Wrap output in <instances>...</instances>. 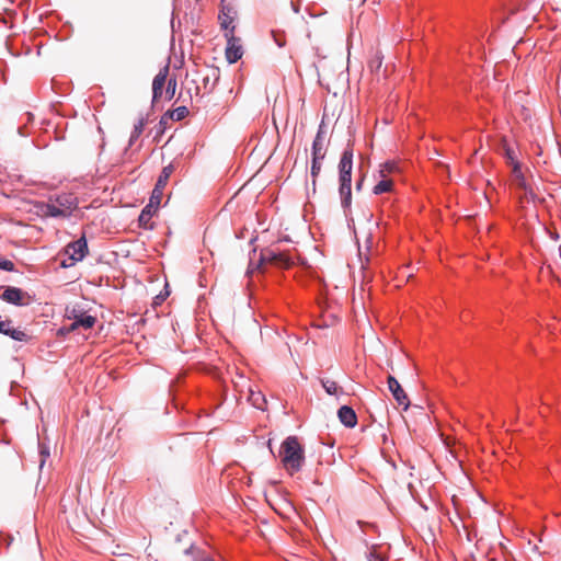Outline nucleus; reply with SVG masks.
Listing matches in <instances>:
<instances>
[{"label": "nucleus", "mask_w": 561, "mask_h": 561, "mask_svg": "<svg viewBox=\"0 0 561 561\" xmlns=\"http://www.w3.org/2000/svg\"><path fill=\"white\" fill-rule=\"evenodd\" d=\"M75 201L76 199L69 194H62V195H58L56 197V203L58 204V206L61 209H66V210L70 211V214L77 206Z\"/></svg>", "instance_id": "nucleus-19"}, {"label": "nucleus", "mask_w": 561, "mask_h": 561, "mask_svg": "<svg viewBox=\"0 0 561 561\" xmlns=\"http://www.w3.org/2000/svg\"><path fill=\"white\" fill-rule=\"evenodd\" d=\"M165 84H167L165 91H164L165 100L171 101L174 98L176 85H178L176 78L173 77V78L167 79Z\"/></svg>", "instance_id": "nucleus-23"}, {"label": "nucleus", "mask_w": 561, "mask_h": 561, "mask_svg": "<svg viewBox=\"0 0 561 561\" xmlns=\"http://www.w3.org/2000/svg\"><path fill=\"white\" fill-rule=\"evenodd\" d=\"M279 456L286 470L291 473L301 470L305 463V448L297 436H288L282 442Z\"/></svg>", "instance_id": "nucleus-2"}, {"label": "nucleus", "mask_w": 561, "mask_h": 561, "mask_svg": "<svg viewBox=\"0 0 561 561\" xmlns=\"http://www.w3.org/2000/svg\"><path fill=\"white\" fill-rule=\"evenodd\" d=\"M506 156H507V158L511 160L512 165H513V164H514V161H516V160H515V158H514V151H513V150H511V149H507V150H506Z\"/></svg>", "instance_id": "nucleus-35"}, {"label": "nucleus", "mask_w": 561, "mask_h": 561, "mask_svg": "<svg viewBox=\"0 0 561 561\" xmlns=\"http://www.w3.org/2000/svg\"><path fill=\"white\" fill-rule=\"evenodd\" d=\"M231 23H232V19L230 16L226 15V18L221 21V28L230 32V30L232 27V26H230Z\"/></svg>", "instance_id": "nucleus-33"}, {"label": "nucleus", "mask_w": 561, "mask_h": 561, "mask_svg": "<svg viewBox=\"0 0 561 561\" xmlns=\"http://www.w3.org/2000/svg\"><path fill=\"white\" fill-rule=\"evenodd\" d=\"M68 330H69V328L62 327V328L58 329V334L59 335H66V334H68L70 332Z\"/></svg>", "instance_id": "nucleus-36"}, {"label": "nucleus", "mask_w": 561, "mask_h": 561, "mask_svg": "<svg viewBox=\"0 0 561 561\" xmlns=\"http://www.w3.org/2000/svg\"><path fill=\"white\" fill-rule=\"evenodd\" d=\"M337 419L347 428H354L357 425V414L355 410L347 404L339 408Z\"/></svg>", "instance_id": "nucleus-14"}, {"label": "nucleus", "mask_w": 561, "mask_h": 561, "mask_svg": "<svg viewBox=\"0 0 561 561\" xmlns=\"http://www.w3.org/2000/svg\"><path fill=\"white\" fill-rule=\"evenodd\" d=\"M322 161L320 159H313L311 158V168H310V175L312 178V193H316V186H317V178L319 176L322 168Z\"/></svg>", "instance_id": "nucleus-20"}, {"label": "nucleus", "mask_w": 561, "mask_h": 561, "mask_svg": "<svg viewBox=\"0 0 561 561\" xmlns=\"http://www.w3.org/2000/svg\"><path fill=\"white\" fill-rule=\"evenodd\" d=\"M549 236H550V238H551L553 241H558V240H559V238H560L559 233H558V232H556V231H554V232H549Z\"/></svg>", "instance_id": "nucleus-37"}, {"label": "nucleus", "mask_w": 561, "mask_h": 561, "mask_svg": "<svg viewBox=\"0 0 561 561\" xmlns=\"http://www.w3.org/2000/svg\"><path fill=\"white\" fill-rule=\"evenodd\" d=\"M0 270L5 272H14L15 264L11 260L0 255Z\"/></svg>", "instance_id": "nucleus-29"}, {"label": "nucleus", "mask_w": 561, "mask_h": 561, "mask_svg": "<svg viewBox=\"0 0 561 561\" xmlns=\"http://www.w3.org/2000/svg\"><path fill=\"white\" fill-rule=\"evenodd\" d=\"M0 299L5 301L7 304L13 305L15 307L27 306L28 301L26 299L30 298V295L20 287L15 286H0Z\"/></svg>", "instance_id": "nucleus-4"}, {"label": "nucleus", "mask_w": 561, "mask_h": 561, "mask_svg": "<svg viewBox=\"0 0 561 561\" xmlns=\"http://www.w3.org/2000/svg\"><path fill=\"white\" fill-rule=\"evenodd\" d=\"M298 256L291 254L289 251H280L278 249H265L261 251L260 263H270L279 268H289L294 266Z\"/></svg>", "instance_id": "nucleus-3"}, {"label": "nucleus", "mask_w": 561, "mask_h": 561, "mask_svg": "<svg viewBox=\"0 0 561 561\" xmlns=\"http://www.w3.org/2000/svg\"><path fill=\"white\" fill-rule=\"evenodd\" d=\"M392 188V181L382 179L380 180L373 188V193L375 195H380L382 193L390 192Z\"/></svg>", "instance_id": "nucleus-22"}, {"label": "nucleus", "mask_w": 561, "mask_h": 561, "mask_svg": "<svg viewBox=\"0 0 561 561\" xmlns=\"http://www.w3.org/2000/svg\"><path fill=\"white\" fill-rule=\"evenodd\" d=\"M363 183H364V178H362L360 180H358V181L356 182V190H357V191H360V190H362Z\"/></svg>", "instance_id": "nucleus-38"}, {"label": "nucleus", "mask_w": 561, "mask_h": 561, "mask_svg": "<svg viewBox=\"0 0 561 561\" xmlns=\"http://www.w3.org/2000/svg\"><path fill=\"white\" fill-rule=\"evenodd\" d=\"M67 317L68 319L72 320L68 331H75L79 328L88 330L93 328L96 322L95 317L77 308H72L71 310L67 309Z\"/></svg>", "instance_id": "nucleus-5"}, {"label": "nucleus", "mask_w": 561, "mask_h": 561, "mask_svg": "<svg viewBox=\"0 0 561 561\" xmlns=\"http://www.w3.org/2000/svg\"><path fill=\"white\" fill-rule=\"evenodd\" d=\"M227 399V394H226V391L224 388H220L219 389V393H218V397L216 398L217 402L215 403L214 405V410H218L222 404L224 402L226 401Z\"/></svg>", "instance_id": "nucleus-30"}, {"label": "nucleus", "mask_w": 561, "mask_h": 561, "mask_svg": "<svg viewBox=\"0 0 561 561\" xmlns=\"http://www.w3.org/2000/svg\"><path fill=\"white\" fill-rule=\"evenodd\" d=\"M146 124H147V119L145 117H140L138 119V122L134 125V128H133L130 137H129L128 147L126 148V150L129 147H131L134 145V142L140 137Z\"/></svg>", "instance_id": "nucleus-18"}, {"label": "nucleus", "mask_w": 561, "mask_h": 561, "mask_svg": "<svg viewBox=\"0 0 561 561\" xmlns=\"http://www.w3.org/2000/svg\"><path fill=\"white\" fill-rule=\"evenodd\" d=\"M234 26L231 27L230 33H226L225 37L227 38L226 46V59L228 64L232 65L240 60L243 56V47L241 45V39L233 35Z\"/></svg>", "instance_id": "nucleus-6"}, {"label": "nucleus", "mask_w": 561, "mask_h": 561, "mask_svg": "<svg viewBox=\"0 0 561 561\" xmlns=\"http://www.w3.org/2000/svg\"><path fill=\"white\" fill-rule=\"evenodd\" d=\"M188 108L185 105L175 107L174 110L167 111V116L174 121H181L188 115Z\"/></svg>", "instance_id": "nucleus-21"}, {"label": "nucleus", "mask_w": 561, "mask_h": 561, "mask_svg": "<svg viewBox=\"0 0 561 561\" xmlns=\"http://www.w3.org/2000/svg\"><path fill=\"white\" fill-rule=\"evenodd\" d=\"M327 125L323 121L318 126V130L311 145V158L324 160L327 156Z\"/></svg>", "instance_id": "nucleus-8"}, {"label": "nucleus", "mask_w": 561, "mask_h": 561, "mask_svg": "<svg viewBox=\"0 0 561 561\" xmlns=\"http://www.w3.org/2000/svg\"><path fill=\"white\" fill-rule=\"evenodd\" d=\"M170 119H171V117L167 116V112L160 117V121H159L158 125L156 126L154 138H158L159 136L164 134Z\"/></svg>", "instance_id": "nucleus-26"}, {"label": "nucleus", "mask_w": 561, "mask_h": 561, "mask_svg": "<svg viewBox=\"0 0 561 561\" xmlns=\"http://www.w3.org/2000/svg\"><path fill=\"white\" fill-rule=\"evenodd\" d=\"M173 171H174V167L171 163L162 168L149 199H152L153 202H156L158 204L161 203L163 190H164L165 185L168 184V181H169L171 174L173 173Z\"/></svg>", "instance_id": "nucleus-9"}, {"label": "nucleus", "mask_w": 561, "mask_h": 561, "mask_svg": "<svg viewBox=\"0 0 561 561\" xmlns=\"http://www.w3.org/2000/svg\"><path fill=\"white\" fill-rule=\"evenodd\" d=\"M21 119L24 121L23 125L18 127V133L22 137L28 136V131L26 130V124L32 123L34 121V115L31 112H26L22 115Z\"/></svg>", "instance_id": "nucleus-24"}, {"label": "nucleus", "mask_w": 561, "mask_h": 561, "mask_svg": "<svg viewBox=\"0 0 561 561\" xmlns=\"http://www.w3.org/2000/svg\"><path fill=\"white\" fill-rule=\"evenodd\" d=\"M193 549V546H191L188 549L185 550V553L188 554Z\"/></svg>", "instance_id": "nucleus-42"}, {"label": "nucleus", "mask_w": 561, "mask_h": 561, "mask_svg": "<svg viewBox=\"0 0 561 561\" xmlns=\"http://www.w3.org/2000/svg\"><path fill=\"white\" fill-rule=\"evenodd\" d=\"M272 36L275 42V44L282 48L285 46L286 42L283 35H279L276 31H272Z\"/></svg>", "instance_id": "nucleus-31"}, {"label": "nucleus", "mask_w": 561, "mask_h": 561, "mask_svg": "<svg viewBox=\"0 0 561 561\" xmlns=\"http://www.w3.org/2000/svg\"><path fill=\"white\" fill-rule=\"evenodd\" d=\"M41 210L45 216L51 218H67L70 216V211L61 209L58 205L53 203H42Z\"/></svg>", "instance_id": "nucleus-16"}, {"label": "nucleus", "mask_w": 561, "mask_h": 561, "mask_svg": "<svg viewBox=\"0 0 561 561\" xmlns=\"http://www.w3.org/2000/svg\"><path fill=\"white\" fill-rule=\"evenodd\" d=\"M256 240H257V236L252 237V238L250 239V244H253Z\"/></svg>", "instance_id": "nucleus-40"}, {"label": "nucleus", "mask_w": 561, "mask_h": 561, "mask_svg": "<svg viewBox=\"0 0 561 561\" xmlns=\"http://www.w3.org/2000/svg\"><path fill=\"white\" fill-rule=\"evenodd\" d=\"M377 546H373L371 549H369L365 557L368 561H387V557L377 550Z\"/></svg>", "instance_id": "nucleus-25"}, {"label": "nucleus", "mask_w": 561, "mask_h": 561, "mask_svg": "<svg viewBox=\"0 0 561 561\" xmlns=\"http://www.w3.org/2000/svg\"><path fill=\"white\" fill-rule=\"evenodd\" d=\"M70 251H71V253H70L69 259L72 262L70 264H66V262H64L61 264L62 267L71 266L76 262H80L87 256V254L89 253V249H88V240L85 238V234H82L80 238L70 242L67 245V253H69Z\"/></svg>", "instance_id": "nucleus-7"}, {"label": "nucleus", "mask_w": 561, "mask_h": 561, "mask_svg": "<svg viewBox=\"0 0 561 561\" xmlns=\"http://www.w3.org/2000/svg\"><path fill=\"white\" fill-rule=\"evenodd\" d=\"M168 75H169V64H167L164 67H162L152 80V99H151L152 107H154L156 103L163 95V88L165 85Z\"/></svg>", "instance_id": "nucleus-10"}, {"label": "nucleus", "mask_w": 561, "mask_h": 561, "mask_svg": "<svg viewBox=\"0 0 561 561\" xmlns=\"http://www.w3.org/2000/svg\"><path fill=\"white\" fill-rule=\"evenodd\" d=\"M387 382H388V389L391 392L393 399L397 401V403L399 405H401L403 408V410H408L410 407V400H409L405 391L403 390V388L397 380V378L392 375H389L387 378Z\"/></svg>", "instance_id": "nucleus-11"}, {"label": "nucleus", "mask_w": 561, "mask_h": 561, "mask_svg": "<svg viewBox=\"0 0 561 561\" xmlns=\"http://www.w3.org/2000/svg\"><path fill=\"white\" fill-rule=\"evenodd\" d=\"M382 60H383V56L379 51H377L375 54V56L368 62L369 69L373 72H375V71L377 72L381 68Z\"/></svg>", "instance_id": "nucleus-27"}, {"label": "nucleus", "mask_w": 561, "mask_h": 561, "mask_svg": "<svg viewBox=\"0 0 561 561\" xmlns=\"http://www.w3.org/2000/svg\"><path fill=\"white\" fill-rule=\"evenodd\" d=\"M320 383L329 396L339 398L341 394L345 393L342 387L329 378H320Z\"/></svg>", "instance_id": "nucleus-17"}, {"label": "nucleus", "mask_w": 561, "mask_h": 561, "mask_svg": "<svg viewBox=\"0 0 561 561\" xmlns=\"http://www.w3.org/2000/svg\"><path fill=\"white\" fill-rule=\"evenodd\" d=\"M199 561H215V560L210 557H203Z\"/></svg>", "instance_id": "nucleus-39"}, {"label": "nucleus", "mask_w": 561, "mask_h": 561, "mask_svg": "<svg viewBox=\"0 0 561 561\" xmlns=\"http://www.w3.org/2000/svg\"><path fill=\"white\" fill-rule=\"evenodd\" d=\"M383 167L388 170V171H393L396 169V164L391 161H387L383 163Z\"/></svg>", "instance_id": "nucleus-34"}, {"label": "nucleus", "mask_w": 561, "mask_h": 561, "mask_svg": "<svg viewBox=\"0 0 561 561\" xmlns=\"http://www.w3.org/2000/svg\"><path fill=\"white\" fill-rule=\"evenodd\" d=\"M353 147L348 144L342 151L339 169V194L341 198V207L348 220L352 206V172H353Z\"/></svg>", "instance_id": "nucleus-1"}, {"label": "nucleus", "mask_w": 561, "mask_h": 561, "mask_svg": "<svg viewBox=\"0 0 561 561\" xmlns=\"http://www.w3.org/2000/svg\"><path fill=\"white\" fill-rule=\"evenodd\" d=\"M220 79V70L218 67L211 66L208 72L203 77V88L206 93H211Z\"/></svg>", "instance_id": "nucleus-15"}, {"label": "nucleus", "mask_w": 561, "mask_h": 561, "mask_svg": "<svg viewBox=\"0 0 561 561\" xmlns=\"http://www.w3.org/2000/svg\"><path fill=\"white\" fill-rule=\"evenodd\" d=\"M243 237V233H238L237 234V238H242Z\"/></svg>", "instance_id": "nucleus-43"}, {"label": "nucleus", "mask_w": 561, "mask_h": 561, "mask_svg": "<svg viewBox=\"0 0 561 561\" xmlns=\"http://www.w3.org/2000/svg\"><path fill=\"white\" fill-rule=\"evenodd\" d=\"M39 455L42 457L41 467H43L45 463V459L49 456V450L47 447H44L42 444H39Z\"/></svg>", "instance_id": "nucleus-32"}, {"label": "nucleus", "mask_w": 561, "mask_h": 561, "mask_svg": "<svg viewBox=\"0 0 561 561\" xmlns=\"http://www.w3.org/2000/svg\"><path fill=\"white\" fill-rule=\"evenodd\" d=\"M512 178L516 188L524 191L526 196L529 195L533 199L535 198V193L526 182L525 175L522 170V164L519 161H514L512 168Z\"/></svg>", "instance_id": "nucleus-12"}, {"label": "nucleus", "mask_w": 561, "mask_h": 561, "mask_svg": "<svg viewBox=\"0 0 561 561\" xmlns=\"http://www.w3.org/2000/svg\"><path fill=\"white\" fill-rule=\"evenodd\" d=\"M160 204L149 199L148 204L141 209L138 216V226L146 230L153 229L152 224L150 222L153 215L157 213Z\"/></svg>", "instance_id": "nucleus-13"}, {"label": "nucleus", "mask_w": 561, "mask_h": 561, "mask_svg": "<svg viewBox=\"0 0 561 561\" xmlns=\"http://www.w3.org/2000/svg\"><path fill=\"white\" fill-rule=\"evenodd\" d=\"M250 400L255 408L261 410H263V404L266 402L264 396L261 392H252Z\"/></svg>", "instance_id": "nucleus-28"}, {"label": "nucleus", "mask_w": 561, "mask_h": 561, "mask_svg": "<svg viewBox=\"0 0 561 561\" xmlns=\"http://www.w3.org/2000/svg\"><path fill=\"white\" fill-rule=\"evenodd\" d=\"M279 241H286V242H288V241H290V239H289V237H287V236H286V237H284L283 239H280Z\"/></svg>", "instance_id": "nucleus-41"}]
</instances>
